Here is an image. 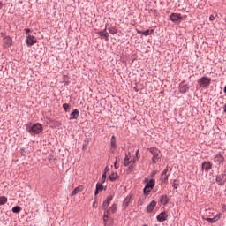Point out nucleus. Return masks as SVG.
I'll return each mask as SVG.
<instances>
[{"instance_id": "c03bdc74", "label": "nucleus", "mask_w": 226, "mask_h": 226, "mask_svg": "<svg viewBox=\"0 0 226 226\" xmlns=\"http://www.w3.org/2000/svg\"><path fill=\"white\" fill-rule=\"evenodd\" d=\"M224 112L226 113V104L224 105Z\"/></svg>"}, {"instance_id": "2eb2a0df", "label": "nucleus", "mask_w": 226, "mask_h": 226, "mask_svg": "<svg viewBox=\"0 0 226 226\" xmlns=\"http://www.w3.org/2000/svg\"><path fill=\"white\" fill-rule=\"evenodd\" d=\"M216 183H218V185H222L225 183V175L223 174H221V175H218L216 177V179H215Z\"/></svg>"}, {"instance_id": "c85d7f7f", "label": "nucleus", "mask_w": 226, "mask_h": 226, "mask_svg": "<svg viewBox=\"0 0 226 226\" xmlns=\"http://www.w3.org/2000/svg\"><path fill=\"white\" fill-rule=\"evenodd\" d=\"M114 199V193H111L108 196L106 202H109L110 204V202H112V200Z\"/></svg>"}, {"instance_id": "5701e85b", "label": "nucleus", "mask_w": 226, "mask_h": 226, "mask_svg": "<svg viewBox=\"0 0 226 226\" xmlns=\"http://www.w3.org/2000/svg\"><path fill=\"white\" fill-rule=\"evenodd\" d=\"M118 175L117 172H112L109 177L108 179H109L110 181H115L116 179H117Z\"/></svg>"}, {"instance_id": "0eeeda50", "label": "nucleus", "mask_w": 226, "mask_h": 226, "mask_svg": "<svg viewBox=\"0 0 226 226\" xmlns=\"http://www.w3.org/2000/svg\"><path fill=\"white\" fill-rule=\"evenodd\" d=\"M26 43L27 47H33V45H35V43H38V40L34 35H28L26 36Z\"/></svg>"}, {"instance_id": "393cba45", "label": "nucleus", "mask_w": 226, "mask_h": 226, "mask_svg": "<svg viewBox=\"0 0 226 226\" xmlns=\"http://www.w3.org/2000/svg\"><path fill=\"white\" fill-rule=\"evenodd\" d=\"M110 147L111 149H116V136L111 137V141H110Z\"/></svg>"}, {"instance_id": "cd10ccee", "label": "nucleus", "mask_w": 226, "mask_h": 226, "mask_svg": "<svg viewBox=\"0 0 226 226\" xmlns=\"http://www.w3.org/2000/svg\"><path fill=\"white\" fill-rule=\"evenodd\" d=\"M106 179H107V173L104 172V173L102 174V178H101V183H102V185H103V183H105Z\"/></svg>"}, {"instance_id": "f257e3e1", "label": "nucleus", "mask_w": 226, "mask_h": 226, "mask_svg": "<svg viewBox=\"0 0 226 226\" xmlns=\"http://www.w3.org/2000/svg\"><path fill=\"white\" fill-rule=\"evenodd\" d=\"M139 162V150L136 151V155L130 159V155L126 154L124 160V167H128L127 172L128 174H132L133 172V164Z\"/></svg>"}, {"instance_id": "473e14b6", "label": "nucleus", "mask_w": 226, "mask_h": 226, "mask_svg": "<svg viewBox=\"0 0 226 226\" xmlns=\"http://www.w3.org/2000/svg\"><path fill=\"white\" fill-rule=\"evenodd\" d=\"M110 203L109 202H108V201H104L103 203H102V207H109V205Z\"/></svg>"}, {"instance_id": "de8ad7c7", "label": "nucleus", "mask_w": 226, "mask_h": 226, "mask_svg": "<svg viewBox=\"0 0 226 226\" xmlns=\"http://www.w3.org/2000/svg\"><path fill=\"white\" fill-rule=\"evenodd\" d=\"M143 226H147V224H144Z\"/></svg>"}, {"instance_id": "9d476101", "label": "nucleus", "mask_w": 226, "mask_h": 226, "mask_svg": "<svg viewBox=\"0 0 226 226\" xmlns=\"http://www.w3.org/2000/svg\"><path fill=\"white\" fill-rule=\"evenodd\" d=\"M213 167V164L211 162H204L202 163V170H205L206 172H209Z\"/></svg>"}, {"instance_id": "37998d69", "label": "nucleus", "mask_w": 226, "mask_h": 226, "mask_svg": "<svg viewBox=\"0 0 226 226\" xmlns=\"http://www.w3.org/2000/svg\"><path fill=\"white\" fill-rule=\"evenodd\" d=\"M167 179H169V176L168 175H166L165 181H167Z\"/></svg>"}, {"instance_id": "c9c22d12", "label": "nucleus", "mask_w": 226, "mask_h": 226, "mask_svg": "<svg viewBox=\"0 0 226 226\" xmlns=\"http://www.w3.org/2000/svg\"><path fill=\"white\" fill-rule=\"evenodd\" d=\"M139 206H144V200H139L138 201Z\"/></svg>"}, {"instance_id": "a19ab883", "label": "nucleus", "mask_w": 226, "mask_h": 226, "mask_svg": "<svg viewBox=\"0 0 226 226\" xmlns=\"http://www.w3.org/2000/svg\"><path fill=\"white\" fill-rule=\"evenodd\" d=\"M104 172H109V167H106L105 170H104Z\"/></svg>"}, {"instance_id": "9b49d317", "label": "nucleus", "mask_w": 226, "mask_h": 226, "mask_svg": "<svg viewBox=\"0 0 226 226\" xmlns=\"http://www.w3.org/2000/svg\"><path fill=\"white\" fill-rule=\"evenodd\" d=\"M169 215H167V212H161L160 215H157V222H162L167 220Z\"/></svg>"}, {"instance_id": "bb28decb", "label": "nucleus", "mask_w": 226, "mask_h": 226, "mask_svg": "<svg viewBox=\"0 0 226 226\" xmlns=\"http://www.w3.org/2000/svg\"><path fill=\"white\" fill-rule=\"evenodd\" d=\"M20 211H22V208L19 206L12 207V213H20Z\"/></svg>"}, {"instance_id": "ea45409f", "label": "nucleus", "mask_w": 226, "mask_h": 226, "mask_svg": "<svg viewBox=\"0 0 226 226\" xmlns=\"http://www.w3.org/2000/svg\"><path fill=\"white\" fill-rule=\"evenodd\" d=\"M96 206H98V203H97L96 201H94V202L93 203V207H96Z\"/></svg>"}, {"instance_id": "f704fd0d", "label": "nucleus", "mask_w": 226, "mask_h": 226, "mask_svg": "<svg viewBox=\"0 0 226 226\" xmlns=\"http://www.w3.org/2000/svg\"><path fill=\"white\" fill-rule=\"evenodd\" d=\"M167 172H169V169H165V170L162 171V176H167Z\"/></svg>"}, {"instance_id": "c756f323", "label": "nucleus", "mask_w": 226, "mask_h": 226, "mask_svg": "<svg viewBox=\"0 0 226 226\" xmlns=\"http://www.w3.org/2000/svg\"><path fill=\"white\" fill-rule=\"evenodd\" d=\"M172 186L173 188H175V190H177V187L179 186V182L177 180H174L172 183Z\"/></svg>"}, {"instance_id": "f3484780", "label": "nucleus", "mask_w": 226, "mask_h": 226, "mask_svg": "<svg viewBox=\"0 0 226 226\" xmlns=\"http://www.w3.org/2000/svg\"><path fill=\"white\" fill-rule=\"evenodd\" d=\"M224 161H225V158L220 154L215 155L214 159V162L215 163H223Z\"/></svg>"}, {"instance_id": "aec40b11", "label": "nucleus", "mask_w": 226, "mask_h": 226, "mask_svg": "<svg viewBox=\"0 0 226 226\" xmlns=\"http://www.w3.org/2000/svg\"><path fill=\"white\" fill-rule=\"evenodd\" d=\"M100 192H103V184L97 183L96 184V190H95V195H98Z\"/></svg>"}, {"instance_id": "4be33fe9", "label": "nucleus", "mask_w": 226, "mask_h": 226, "mask_svg": "<svg viewBox=\"0 0 226 226\" xmlns=\"http://www.w3.org/2000/svg\"><path fill=\"white\" fill-rule=\"evenodd\" d=\"M97 34H98L99 36H102V37L105 38L106 40H109V33H107L106 30L97 32Z\"/></svg>"}, {"instance_id": "412c9836", "label": "nucleus", "mask_w": 226, "mask_h": 226, "mask_svg": "<svg viewBox=\"0 0 226 226\" xmlns=\"http://www.w3.org/2000/svg\"><path fill=\"white\" fill-rule=\"evenodd\" d=\"M160 202L161 204H162L163 206H166V204L169 203V198L167 197V195H162L160 198Z\"/></svg>"}, {"instance_id": "a18cd8bd", "label": "nucleus", "mask_w": 226, "mask_h": 226, "mask_svg": "<svg viewBox=\"0 0 226 226\" xmlns=\"http://www.w3.org/2000/svg\"><path fill=\"white\" fill-rule=\"evenodd\" d=\"M224 93H226V87H224Z\"/></svg>"}, {"instance_id": "79ce46f5", "label": "nucleus", "mask_w": 226, "mask_h": 226, "mask_svg": "<svg viewBox=\"0 0 226 226\" xmlns=\"http://www.w3.org/2000/svg\"><path fill=\"white\" fill-rule=\"evenodd\" d=\"M1 8H3V3L2 2H0V10H1Z\"/></svg>"}, {"instance_id": "6ab92c4d", "label": "nucleus", "mask_w": 226, "mask_h": 226, "mask_svg": "<svg viewBox=\"0 0 226 226\" xmlns=\"http://www.w3.org/2000/svg\"><path fill=\"white\" fill-rule=\"evenodd\" d=\"M79 114L80 113L79 112V109H74L73 112H72L71 115H70V119L71 120L78 119Z\"/></svg>"}, {"instance_id": "1a4fd4ad", "label": "nucleus", "mask_w": 226, "mask_h": 226, "mask_svg": "<svg viewBox=\"0 0 226 226\" xmlns=\"http://www.w3.org/2000/svg\"><path fill=\"white\" fill-rule=\"evenodd\" d=\"M156 201L152 200L146 207L147 213H153V211H154V207H156Z\"/></svg>"}, {"instance_id": "f8f14e48", "label": "nucleus", "mask_w": 226, "mask_h": 226, "mask_svg": "<svg viewBox=\"0 0 226 226\" xmlns=\"http://www.w3.org/2000/svg\"><path fill=\"white\" fill-rule=\"evenodd\" d=\"M181 19H182L181 14L172 13L171 15H170V19L172 22H179V20H181Z\"/></svg>"}, {"instance_id": "2f4dec72", "label": "nucleus", "mask_w": 226, "mask_h": 226, "mask_svg": "<svg viewBox=\"0 0 226 226\" xmlns=\"http://www.w3.org/2000/svg\"><path fill=\"white\" fill-rule=\"evenodd\" d=\"M25 33H26V36H29V35H31V29H29V28H26L25 29Z\"/></svg>"}, {"instance_id": "58836bf2", "label": "nucleus", "mask_w": 226, "mask_h": 226, "mask_svg": "<svg viewBox=\"0 0 226 226\" xmlns=\"http://www.w3.org/2000/svg\"><path fill=\"white\" fill-rule=\"evenodd\" d=\"M154 176H156V171H153V172H152L151 177H154Z\"/></svg>"}, {"instance_id": "4c0bfd02", "label": "nucleus", "mask_w": 226, "mask_h": 226, "mask_svg": "<svg viewBox=\"0 0 226 226\" xmlns=\"http://www.w3.org/2000/svg\"><path fill=\"white\" fill-rule=\"evenodd\" d=\"M209 20H211V22H213V20H215V16L211 15V16L209 17Z\"/></svg>"}, {"instance_id": "b1692460", "label": "nucleus", "mask_w": 226, "mask_h": 226, "mask_svg": "<svg viewBox=\"0 0 226 226\" xmlns=\"http://www.w3.org/2000/svg\"><path fill=\"white\" fill-rule=\"evenodd\" d=\"M139 34H143L144 36H149V34H153L154 30H147L144 32L138 31Z\"/></svg>"}, {"instance_id": "20e7f679", "label": "nucleus", "mask_w": 226, "mask_h": 226, "mask_svg": "<svg viewBox=\"0 0 226 226\" xmlns=\"http://www.w3.org/2000/svg\"><path fill=\"white\" fill-rule=\"evenodd\" d=\"M150 153L153 155V163H158V162H160V159L162 158V153L160 152V150H158V148L156 147H152L150 148Z\"/></svg>"}, {"instance_id": "e433bc0d", "label": "nucleus", "mask_w": 226, "mask_h": 226, "mask_svg": "<svg viewBox=\"0 0 226 226\" xmlns=\"http://www.w3.org/2000/svg\"><path fill=\"white\" fill-rule=\"evenodd\" d=\"M114 167L115 169H119V163H117V162L114 163Z\"/></svg>"}, {"instance_id": "72a5a7b5", "label": "nucleus", "mask_w": 226, "mask_h": 226, "mask_svg": "<svg viewBox=\"0 0 226 226\" xmlns=\"http://www.w3.org/2000/svg\"><path fill=\"white\" fill-rule=\"evenodd\" d=\"M109 31L110 34H116V33H117L116 29H114V28H109Z\"/></svg>"}, {"instance_id": "a211bd4d", "label": "nucleus", "mask_w": 226, "mask_h": 226, "mask_svg": "<svg viewBox=\"0 0 226 226\" xmlns=\"http://www.w3.org/2000/svg\"><path fill=\"white\" fill-rule=\"evenodd\" d=\"M130 202H132V196H127L123 202V207L124 209H126L128 206H130Z\"/></svg>"}, {"instance_id": "ddd939ff", "label": "nucleus", "mask_w": 226, "mask_h": 226, "mask_svg": "<svg viewBox=\"0 0 226 226\" xmlns=\"http://www.w3.org/2000/svg\"><path fill=\"white\" fill-rule=\"evenodd\" d=\"M11 43H13V40L10 36L4 37V47H11Z\"/></svg>"}, {"instance_id": "7c9ffc66", "label": "nucleus", "mask_w": 226, "mask_h": 226, "mask_svg": "<svg viewBox=\"0 0 226 226\" xmlns=\"http://www.w3.org/2000/svg\"><path fill=\"white\" fill-rule=\"evenodd\" d=\"M63 109L65 110V112H68V110H70V104L64 103L63 104Z\"/></svg>"}, {"instance_id": "6e6552de", "label": "nucleus", "mask_w": 226, "mask_h": 226, "mask_svg": "<svg viewBox=\"0 0 226 226\" xmlns=\"http://www.w3.org/2000/svg\"><path fill=\"white\" fill-rule=\"evenodd\" d=\"M202 218H203V220H206L209 223H216V222H218V220H220V214H217L215 215V217H214V218L207 217V215H203Z\"/></svg>"}, {"instance_id": "dca6fc26", "label": "nucleus", "mask_w": 226, "mask_h": 226, "mask_svg": "<svg viewBox=\"0 0 226 226\" xmlns=\"http://www.w3.org/2000/svg\"><path fill=\"white\" fill-rule=\"evenodd\" d=\"M84 191V186L79 185L76 187L71 193V197H74V195H77L78 193H80V192Z\"/></svg>"}, {"instance_id": "423d86ee", "label": "nucleus", "mask_w": 226, "mask_h": 226, "mask_svg": "<svg viewBox=\"0 0 226 226\" xmlns=\"http://www.w3.org/2000/svg\"><path fill=\"white\" fill-rule=\"evenodd\" d=\"M116 211H117V204H113L107 212L104 213L103 215V221L107 222V220H109V215H114V213H116Z\"/></svg>"}, {"instance_id": "f03ea898", "label": "nucleus", "mask_w": 226, "mask_h": 226, "mask_svg": "<svg viewBox=\"0 0 226 226\" xmlns=\"http://www.w3.org/2000/svg\"><path fill=\"white\" fill-rule=\"evenodd\" d=\"M26 132H28L30 135H39V133H41L43 132V125H41L40 123H29L26 125Z\"/></svg>"}, {"instance_id": "a878e982", "label": "nucleus", "mask_w": 226, "mask_h": 226, "mask_svg": "<svg viewBox=\"0 0 226 226\" xmlns=\"http://www.w3.org/2000/svg\"><path fill=\"white\" fill-rule=\"evenodd\" d=\"M6 202H8V198H6L5 196H1L0 197V206H4V204H6Z\"/></svg>"}, {"instance_id": "49530a36", "label": "nucleus", "mask_w": 226, "mask_h": 226, "mask_svg": "<svg viewBox=\"0 0 226 226\" xmlns=\"http://www.w3.org/2000/svg\"><path fill=\"white\" fill-rule=\"evenodd\" d=\"M83 149H86V146H83Z\"/></svg>"}, {"instance_id": "7ed1b4c3", "label": "nucleus", "mask_w": 226, "mask_h": 226, "mask_svg": "<svg viewBox=\"0 0 226 226\" xmlns=\"http://www.w3.org/2000/svg\"><path fill=\"white\" fill-rule=\"evenodd\" d=\"M145 188L143 190L145 195H149V193H151V190H153V188H154V179H150L148 180L147 178H145Z\"/></svg>"}, {"instance_id": "4468645a", "label": "nucleus", "mask_w": 226, "mask_h": 226, "mask_svg": "<svg viewBox=\"0 0 226 226\" xmlns=\"http://www.w3.org/2000/svg\"><path fill=\"white\" fill-rule=\"evenodd\" d=\"M190 89V87L188 85L185 84V82L180 83L179 85V91L180 93H186Z\"/></svg>"}, {"instance_id": "39448f33", "label": "nucleus", "mask_w": 226, "mask_h": 226, "mask_svg": "<svg viewBox=\"0 0 226 226\" xmlns=\"http://www.w3.org/2000/svg\"><path fill=\"white\" fill-rule=\"evenodd\" d=\"M198 84H200V87H209L211 86V79L208 77H202L198 79Z\"/></svg>"}]
</instances>
